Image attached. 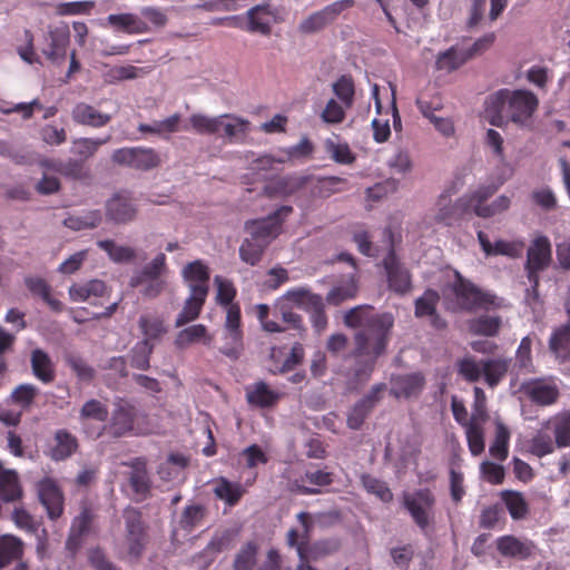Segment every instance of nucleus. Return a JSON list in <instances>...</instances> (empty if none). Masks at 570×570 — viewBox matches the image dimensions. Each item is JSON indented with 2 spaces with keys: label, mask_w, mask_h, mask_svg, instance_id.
Wrapping results in <instances>:
<instances>
[{
  "label": "nucleus",
  "mask_w": 570,
  "mask_h": 570,
  "mask_svg": "<svg viewBox=\"0 0 570 570\" xmlns=\"http://www.w3.org/2000/svg\"><path fill=\"white\" fill-rule=\"evenodd\" d=\"M344 322L348 327L358 328L354 337L355 356L363 360V364L356 366L355 376L366 381L376 358L386 348L394 317L391 313H375L371 306H357L345 314Z\"/></svg>",
  "instance_id": "1"
},
{
  "label": "nucleus",
  "mask_w": 570,
  "mask_h": 570,
  "mask_svg": "<svg viewBox=\"0 0 570 570\" xmlns=\"http://www.w3.org/2000/svg\"><path fill=\"white\" fill-rule=\"evenodd\" d=\"M539 99L525 89H501L484 102V119L492 126L502 127L508 120L528 126L538 109Z\"/></svg>",
  "instance_id": "2"
},
{
  "label": "nucleus",
  "mask_w": 570,
  "mask_h": 570,
  "mask_svg": "<svg viewBox=\"0 0 570 570\" xmlns=\"http://www.w3.org/2000/svg\"><path fill=\"white\" fill-rule=\"evenodd\" d=\"M446 299L453 311L490 309L500 306V299L455 273V281L449 286Z\"/></svg>",
  "instance_id": "3"
},
{
  "label": "nucleus",
  "mask_w": 570,
  "mask_h": 570,
  "mask_svg": "<svg viewBox=\"0 0 570 570\" xmlns=\"http://www.w3.org/2000/svg\"><path fill=\"white\" fill-rule=\"evenodd\" d=\"M552 262V245L548 236L535 235L527 249V261L524 269L530 283V288L525 292V302L533 309L539 304V295L537 287L539 285V275L548 269Z\"/></svg>",
  "instance_id": "4"
},
{
  "label": "nucleus",
  "mask_w": 570,
  "mask_h": 570,
  "mask_svg": "<svg viewBox=\"0 0 570 570\" xmlns=\"http://www.w3.org/2000/svg\"><path fill=\"white\" fill-rule=\"evenodd\" d=\"M292 213V206L283 205L265 218L246 222L245 230L254 240L268 246L282 233V225Z\"/></svg>",
  "instance_id": "5"
},
{
  "label": "nucleus",
  "mask_w": 570,
  "mask_h": 570,
  "mask_svg": "<svg viewBox=\"0 0 570 570\" xmlns=\"http://www.w3.org/2000/svg\"><path fill=\"white\" fill-rule=\"evenodd\" d=\"M111 160L120 166L140 171H148L161 163L159 154L150 147H124L116 149Z\"/></svg>",
  "instance_id": "6"
},
{
  "label": "nucleus",
  "mask_w": 570,
  "mask_h": 570,
  "mask_svg": "<svg viewBox=\"0 0 570 570\" xmlns=\"http://www.w3.org/2000/svg\"><path fill=\"white\" fill-rule=\"evenodd\" d=\"M403 505L421 528L425 529L433 520L435 497L429 489H420L413 492L403 493Z\"/></svg>",
  "instance_id": "7"
},
{
  "label": "nucleus",
  "mask_w": 570,
  "mask_h": 570,
  "mask_svg": "<svg viewBox=\"0 0 570 570\" xmlns=\"http://www.w3.org/2000/svg\"><path fill=\"white\" fill-rule=\"evenodd\" d=\"M223 340L224 345L220 352L230 360H237L244 348L239 306H232L227 311L223 328Z\"/></svg>",
  "instance_id": "8"
},
{
  "label": "nucleus",
  "mask_w": 570,
  "mask_h": 570,
  "mask_svg": "<svg viewBox=\"0 0 570 570\" xmlns=\"http://www.w3.org/2000/svg\"><path fill=\"white\" fill-rule=\"evenodd\" d=\"M70 32L67 24L50 27L45 36L42 53L53 63H61L66 58Z\"/></svg>",
  "instance_id": "9"
},
{
  "label": "nucleus",
  "mask_w": 570,
  "mask_h": 570,
  "mask_svg": "<svg viewBox=\"0 0 570 570\" xmlns=\"http://www.w3.org/2000/svg\"><path fill=\"white\" fill-rule=\"evenodd\" d=\"M124 518L127 531L128 553L132 558H138L145 547L146 534L141 522L140 512L132 508L124 511Z\"/></svg>",
  "instance_id": "10"
},
{
  "label": "nucleus",
  "mask_w": 570,
  "mask_h": 570,
  "mask_svg": "<svg viewBox=\"0 0 570 570\" xmlns=\"http://www.w3.org/2000/svg\"><path fill=\"white\" fill-rule=\"evenodd\" d=\"M138 412L129 402L119 400L115 403L110 421L106 429L114 436H122L135 430Z\"/></svg>",
  "instance_id": "11"
},
{
  "label": "nucleus",
  "mask_w": 570,
  "mask_h": 570,
  "mask_svg": "<svg viewBox=\"0 0 570 570\" xmlns=\"http://www.w3.org/2000/svg\"><path fill=\"white\" fill-rule=\"evenodd\" d=\"M389 287L399 294H404L411 288V275L409 271L399 262L393 249L383 259Z\"/></svg>",
  "instance_id": "12"
},
{
  "label": "nucleus",
  "mask_w": 570,
  "mask_h": 570,
  "mask_svg": "<svg viewBox=\"0 0 570 570\" xmlns=\"http://www.w3.org/2000/svg\"><path fill=\"white\" fill-rule=\"evenodd\" d=\"M478 240L487 256L502 255L509 258H518L524 249V242L522 239H497L492 243L482 230L478 232Z\"/></svg>",
  "instance_id": "13"
},
{
  "label": "nucleus",
  "mask_w": 570,
  "mask_h": 570,
  "mask_svg": "<svg viewBox=\"0 0 570 570\" xmlns=\"http://www.w3.org/2000/svg\"><path fill=\"white\" fill-rule=\"evenodd\" d=\"M38 497L51 520L58 519L63 512V497L57 483L45 478L38 483Z\"/></svg>",
  "instance_id": "14"
},
{
  "label": "nucleus",
  "mask_w": 570,
  "mask_h": 570,
  "mask_svg": "<svg viewBox=\"0 0 570 570\" xmlns=\"http://www.w3.org/2000/svg\"><path fill=\"white\" fill-rule=\"evenodd\" d=\"M521 389L532 401L541 405H550L559 396L558 385L552 380H530L522 383Z\"/></svg>",
  "instance_id": "15"
},
{
  "label": "nucleus",
  "mask_w": 570,
  "mask_h": 570,
  "mask_svg": "<svg viewBox=\"0 0 570 570\" xmlns=\"http://www.w3.org/2000/svg\"><path fill=\"white\" fill-rule=\"evenodd\" d=\"M424 376L421 373L394 375L391 379L390 393L396 399L417 396L424 387Z\"/></svg>",
  "instance_id": "16"
},
{
  "label": "nucleus",
  "mask_w": 570,
  "mask_h": 570,
  "mask_svg": "<svg viewBox=\"0 0 570 570\" xmlns=\"http://www.w3.org/2000/svg\"><path fill=\"white\" fill-rule=\"evenodd\" d=\"M181 120V115L176 112L150 124H140L138 126V131L144 135H151L168 140L174 134H177L183 129H187L186 127H183Z\"/></svg>",
  "instance_id": "17"
},
{
  "label": "nucleus",
  "mask_w": 570,
  "mask_h": 570,
  "mask_svg": "<svg viewBox=\"0 0 570 570\" xmlns=\"http://www.w3.org/2000/svg\"><path fill=\"white\" fill-rule=\"evenodd\" d=\"M498 551L508 558H514L519 560L528 559L534 549L531 541L527 539H519L514 535H502L495 541Z\"/></svg>",
  "instance_id": "18"
},
{
  "label": "nucleus",
  "mask_w": 570,
  "mask_h": 570,
  "mask_svg": "<svg viewBox=\"0 0 570 570\" xmlns=\"http://www.w3.org/2000/svg\"><path fill=\"white\" fill-rule=\"evenodd\" d=\"M207 295L208 292L205 288H196L189 291V295L184 303L183 309L177 315L175 325L180 327L198 318L206 302Z\"/></svg>",
  "instance_id": "19"
},
{
  "label": "nucleus",
  "mask_w": 570,
  "mask_h": 570,
  "mask_svg": "<svg viewBox=\"0 0 570 570\" xmlns=\"http://www.w3.org/2000/svg\"><path fill=\"white\" fill-rule=\"evenodd\" d=\"M223 130V137L230 142H238L243 140L249 131V121L245 118L224 114L219 115L218 132Z\"/></svg>",
  "instance_id": "20"
},
{
  "label": "nucleus",
  "mask_w": 570,
  "mask_h": 570,
  "mask_svg": "<svg viewBox=\"0 0 570 570\" xmlns=\"http://www.w3.org/2000/svg\"><path fill=\"white\" fill-rule=\"evenodd\" d=\"M107 216L116 223H126L135 218L137 208L127 195H115L107 202Z\"/></svg>",
  "instance_id": "21"
},
{
  "label": "nucleus",
  "mask_w": 570,
  "mask_h": 570,
  "mask_svg": "<svg viewBox=\"0 0 570 570\" xmlns=\"http://www.w3.org/2000/svg\"><path fill=\"white\" fill-rule=\"evenodd\" d=\"M109 288L101 279H90L75 283L69 287V297L72 302L81 303L107 295Z\"/></svg>",
  "instance_id": "22"
},
{
  "label": "nucleus",
  "mask_w": 570,
  "mask_h": 570,
  "mask_svg": "<svg viewBox=\"0 0 570 570\" xmlns=\"http://www.w3.org/2000/svg\"><path fill=\"white\" fill-rule=\"evenodd\" d=\"M181 276L189 291L205 288L209 292V267L200 259L188 263L181 271Z\"/></svg>",
  "instance_id": "23"
},
{
  "label": "nucleus",
  "mask_w": 570,
  "mask_h": 570,
  "mask_svg": "<svg viewBox=\"0 0 570 570\" xmlns=\"http://www.w3.org/2000/svg\"><path fill=\"white\" fill-rule=\"evenodd\" d=\"M246 16V30L262 35H268L271 32V26L275 20V14L268 6H255L247 11Z\"/></svg>",
  "instance_id": "24"
},
{
  "label": "nucleus",
  "mask_w": 570,
  "mask_h": 570,
  "mask_svg": "<svg viewBox=\"0 0 570 570\" xmlns=\"http://www.w3.org/2000/svg\"><path fill=\"white\" fill-rule=\"evenodd\" d=\"M71 116L73 121L94 128L104 127L111 120L110 115L102 114L86 102L77 104L72 109Z\"/></svg>",
  "instance_id": "25"
},
{
  "label": "nucleus",
  "mask_w": 570,
  "mask_h": 570,
  "mask_svg": "<svg viewBox=\"0 0 570 570\" xmlns=\"http://www.w3.org/2000/svg\"><path fill=\"white\" fill-rule=\"evenodd\" d=\"M213 336L203 324H194L179 331L175 337V345L179 350L187 348L193 344L210 345Z\"/></svg>",
  "instance_id": "26"
},
{
  "label": "nucleus",
  "mask_w": 570,
  "mask_h": 570,
  "mask_svg": "<svg viewBox=\"0 0 570 570\" xmlns=\"http://www.w3.org/2000/svg\"><path fill=\"white\" fill-rule=\"evenodd\" d=\"M138 325L144 335L141 342H148L150 344L159 340L168 331L164 316L157 313H144L139 317Z\"/></svg>",
  "instance_id": "27"
},
{
  "label": "nucleus",
  "mask_w": 570,
  "mask_h": 570,
  "mask_svg": "<svg viewBox=\"0 0 570 570\" xmlns=\"http://www.w3.org/2000/svg\"><path fill=\"white\" fill-rule=\"evenodd\" d=\"M282 394L272 390L265 382L259 381L246 387L247 402L258 407H271L281 399Z\"/></svg>",
  "instance_id": "28"
},
{
  "label": "nucleus",
  "mask_w": 570,
  "mask_h": 570,
  "mask_svg": "<svg viewBox=\"0 0 570 570\" xmlns=\"http://www.w3.org/2000/svg\"><path fill=\"white\" fill-rule=\"evenodd\" d=\"M107 23L114 27L115 30L129 35H139L148 31L147 23L137 14L130 12L109 14Z\"/></svg>",
  "instance_id": "29"
},
{
  "label": "nucleus",
  "mask_w": 570,
  "mask_h": 570,
  "mask_svg": "<svg viewBox=\"0 0 570 570\" xmlns=\"http://www.w3.org/2000/svg\"><path fill=\"white\" fill-rule=\"evenodd\" d=\"M306 181V176H287L271 183L264 188V191L269 197H286L303 188Z\"/></svg>",
  "instance_id": "30"
},
{
  "label": "nucleus",
  "mask_w": 570,
  "mask_h": 570,
  "mask_svg": "<svg viewBox=\"0 0 570 570\" xmlns=\"http://www.w3.org/2000/svg\"><path fill=\"white\" fill-rule=\"evenodd\" d=\"M440 296L438 292L428 289L424 294L415 301V316L431 318L433 326L441 328L445 323L435 314V308L439 303Z\"/></svg>",
  "instance_id": "31"
},
{
  "label": "nucleus",
  "mask_w": 570,
  "mask_h": 570,
  "mask_svg": "<svg viewBox=\"0 0 570 570\" xmlns=\"http://www.w3.org/2000/svg\"><path fill=\"white\" fill-rule=\"evenodd\" d=\"M546 429L553 431L558 448L570 446V412H561L544 423Z\"/></svg>",
  "instance_id": "32"
},
{
  "label": "nucleus",
  "mask_w": 570,
  "mask_h": 570,
  "mask_svg": "<svg viewBox=\"0 0 570 570\" xmlns=\"http://www.w3.org/2000/svg\"><path fill=\"white\" fill-rule=\"evenodd\" d=\"M167 271L166 256L163 253L157 254L150 263L144 266L141 272L130 278L131 287L142 286L146 278H161Z\"/></svg>",
  "instance_id": "33"
},
{
  "label": "nucleus",
  "mask_w": 570,
  "mask_h": 570,
  "mask_svg": "<svg viewBox=\"0 0 570 570\" xmlns=\"http://www.w3.org/2000/svg\"><path fill=\"white\" fill-rule=\"evenodd\" d=\"M549 345L558 360L566 361L570 358V322L553 332Z\"/></svg>",
  "instance_id": "34"
},
{
  "label": "nucleus",
  "mask_w": 570,
  "mask_h": 570,
  "mask_svg": "<svg viewBox=\"0 0 570 570\" xmlns=\"http://www.w3.org/2000/svg\"><path fill=\"white\" fill-rule=\"evenodd\" d=\"M320 295L313 294L305 288H295L287 291L279 299L285 303H289L294 308H301L308 311L313 306L320 305Z\"/></svg>",
  "instance_id": "35"
},
{
  "label": "nucleus",
  "mask_w": 570,
  "mask_h": 570,
  "mask_svg": "<svg viewBox=\"0 0 570 570\" xmlns=\"http://www.w3.org/2000/svg\"><path fill=\"white\" fill-rule=\"evenodd\" d=\"M22 489L18 474L13 470H4L0 473V499L4 502H13L20 499Z\"/></svg>",
  "instance_id": "36"
},
{
  "label": "nucleus",
  "mask_w": 570,
  "mask_h": 570,
  "mask_svg": "<svg viewBox=\"0 0 570 570\" xmlns=\"http://www.w3.org/2000/svg\"><path fill=\"white\" fill-rule=\"evenodd\" d=\"M509 429L500 420H495V436L489 448L490 455L498 461H504L509 453Z\"/></svg>",
  "instance_id": "37"
},
{
  "label": "nucleus",
  "mask_w": 570,
  "mask_h": 570,
  "mask_svg": "<svg viewBox=\"0 0 570 570\" xmlns=\"http://www.w3.org/2000/svg\"><path fill=\"white\" fill-rule=\"evenodd\" d=\"M338 548L336 541H320L313 546L298 544V558L299 561H316L324 556L334 552Z\"/></svg>",
  "instance_id": "38"
},
{
  "label": "nucleus",
  "mask_w": 570,
  "mask_h": 570,
  "mask_svg": "<svg viewBox=\"0 0 570 570\" xmlns=\"http://www.w3.org/2000/svg\"><path fill=\"white\" fill-rule=\"evenodd\" d=\"M55 440L56 445L50 451V456L55 461L69 458L77 449L76 438L65 430L57 431Z\"/></svg>",
  "instance_id": "39"
},
{
  "label": "nucleus",
  "mask_w": 570,
  "mask_h": 570,
  "mask_svg": "<svg viewBox=\"0 0 570 570\" xmlns=\"http://www.w3.org/2000/svg\"><path fill=\"white\" fill-rule=\"evenodd\" d=\"M110 138V135L101 138H77L72 141L71 153L81 160H87L97 153L100 146L109 142Z\"/></svg>",
  "instance_id": "40"
},
{
  "label": "nucleus",
  "mask_w": 570,
  "mask_h": 570,
  "mask_svg": "<svg viewBox=\"0 0 570 570\" xmlns=\"http://www.w3.org/2000/svg\"><path fill=\"white\" fill-rule=\"evenodd\" d=\"M23 543L14 535L6 534L0 538V568L22 556Z\"/></svg>",
  "instance_id": "41"
},
{
  "label": "nucleus",
  "mask_w": 570,
  "mask_h": 570,
  "mask_svg": "<svg viewBox=\"0 0 570 570\" xmlns=\"http://www.w3.org/2000/svg\"><path fill=\"white\" fill-rule=\"evenodd\" d=\"M214 493L228 505H234L244 494V489L239 483L230 482L225 478H220L215 482Z\"/></svg>",
  "instance_id": "42"
},
{
  "label": "nucleus",
  "mask_w": 570,
  "mask_h": 570,
  "mask_svg": "<svg viewBox=\"0 0 570 570\" xmlns=\"http://www.w3.org/2000/svg\"><path fill=\"white\" fill-rule=\"evenodd\" d=\"M509 368V361L504 358L483 360V377L491 387L504 377Z\"/></svg>",
  "instance_id": "43"
},
{
  "label": "nucleus",
  "mask_w": 570,
  "mask_h": 570,
  "mask_svg": "<svg viewBox=\"0 0 570 570\" xmlns=\"http://www.w3.org/2000/svg\"><path fill=\"white\" fill-rule=\"evenodd\" d=\"M33 374L45 383L53 380V368L50 357L42 350L37 348L31 354Z\"/></svg>",
  "instance_id": "44"
},
{
  "label": "nucleus",
  "mask_w": 570,
  "mask_h": 570,
  "mask_svg": "<svg viewBox=\"0 0 570 570\" xmlns=\"http://www.w3.org/2000/svg\"><path fill=\"white\" fill-rule=\"evenodd\" d=\"M99 210H89L77 215H71L63 220L66 227L72 230L95 228L101 223Z\"/></svg>",
  "instance_id": "45"
},
{
  "label": "nucleus",
  "mask_w": 570,
  "mask_h": 570,
  "mask_svg": "<svg viewBox=\"0 0 570 570\" xmlns=\"http://www.w3.org/2000/svg\"><path fill=\"white\" fill-rule=\"evenodd\" d=\"M485 421H470L465 426L469 450L472 455H480L485 448L483 423Z\"/></svg>",
  "instance_id": "46"
},
{
  "label": "nucleus",
  "mask_w": 570,
  "mask_h": 570,
  "mask_svg": "<svg viewBox=\"0 0 570 570\" xmlns=\"http://www.w3.org/2000/svg\"><path fill=\"white\" fill-rule=\"evenodd\" d=\"M357 285L354 275H350L342 284L334 286L327 294V302L338 305L346 299H351L356 295Z\"/></svg>",
  "instance_id": "47"
},
{
  "label": "nucleus",
  "mask_w": 570,
  "mask_h": 570,
  "mask_svg": "<svg viewBox=\"0 0 570 570\" xmlns=\"http://www.w3.org/2000/svg\"><path fill=\"white\" fill-rule=\"evenodd\" d=\"M218 119L219 116H208L205 114H193L189 117L190 129L199 135H215L218 134Z\"/></svg>",
  "instance_id": "48"
},
{
  "label": "nucleus",
  "mask_w": 570,
  "mask_h": 570,
  "mask_svg": "<svg viewBox=\"0 0 570 570\" xmlns=\"http://www.w3.org/2000/svg\"><path fill=\"white\" fill-rule=\"evenodd\" d=\"M97 245L105 250L115 263H128L136 256L134 248L118 245L114 240H99Z\"/></svg>",
  "instance_id": "49"
},
{
  "label": "nucleus",
  "mask_w": 570,
  "mask_h": 570,
  "mask_svg": "<svg viewBox=\"0 0 570 570\" xmlns=\"http://www.w3.org/2000/svg\"><path fill=\"white\" fill-rule=\"evenodd\" d=\"M186 459L183 455L173 454L159 466L158 473L163 480L179 481L183 478V469L186 466Z\"/></svg>",
  "instance_id": "50"
},
{
  "label": "nucleus",
  "mask_w": 570,
  "mask_h": 570,
  "mask_svg": "<svg viewBox=\"0 0 570 570\" xmlns=\"http://www.w3.org/2000/svg\"><path fill=\"white\" fill-rule=\"evenodd\" d=\"M325 150L331 158L340 164L348 165L354 161L355 157L352 154L350 146L342 142L338 138H328L325 140Z\"/></svg>",
  "instance_id": "51"
},
{
  "label": "nucleus",
  "mask_w": 570,
  "mask_h": 570,
  "mask_svg": "<svg viewBox=\"0 0 570 570\" xmlns=\"http://www.w3.org/2000/svg\"><path fill=\"white\" fill-rule=\"evenodd\" d=\"M502 500L514 520L523 519L528 513V504L520 492L504 491L502 492Z\"/></svg>",
  "instance_id": "52"
},
{
  "label": "nucleus",
  "mask_w": 570,
  "mask_h": 570,
  "mask_svg": "<svg viewBox=\"0 0 570 570\" xmlns=\"http://www.w3.org/2000/svg\"><path fill=\"white\" fill-rule=\"evenodd\" d=\"M214 283L217 287L216 293V302L217 304L224 306L226 308V312L232 306H238L237 304H234L233 301L236 296V288L234 287L233 283L219 275L215 276Z\"/></svg>",
  "instance_id": "53"
},
{
  "label": "nucleus",
  "mask_w": 570,
  "mask_h": 570,
  "mask_svg": "<svg viewBox=\"0 0 570 570\" xmlns=\"http://www.w3.org/2000/svg\"><path fill=\"white\" fill-rule=\"evenodd\" d=\"M511 197L508 195H500L491 204H475L474 214L482 218H489L499 215L510 208Z\"/></svg>",
  "instance_id": "54"
},
{
  "label": "nucleus",
  "mask_w": 570,
  "mask_h": 570,
  "mask_svg": "<svg viewBox=\"0 0 570 570\" xmlns=\"http://www.w3.org/2000/svg\"><path fill=\"white\" fill-rule=\"evenodd\" d=\"M267 246L264 243L254 240L250 236L245 238L239 247V256L243 262L252 266L256 265Z\"/></svg>",
  "instance_id": "55"
},
{
  "label": "nucleus",
  "mask_w": 570,
  "mask_h": 570,
  "mask_svg": "<svg viewBox=\"0 0 570 570\" xmlns=\"http://www.w3.org/2000/svg\"><path fill=\"white\" fill-rule=\"evenodd\" d=\"M146 71L142 68H138L131 65L126 66H115L109 68L104 78L108 82H118L122 80H131L136 79L140 76H144Z\"/></svg>",
  "instance_id": "56"
},
{
  "label": "nucleus",
  "mask_w": 570,
  "mask_h": 570,
  "mask_svg": "<svg viewBox=\"0 0 570 570\" xmlns=\"http://www.w3.org/2000/svg\"><path fill=\"white\" fill-rule=\"evenodd\" d=\"M297 520L302 525V530L291 529L287 533V543L291 547H295L296 551L298 552L299 543H303L304 546H307L308 543V532L311 530L312 523L307 512H299L297 514Z\"/></svg>",
  "instance_id": "57"
},
{
  "label": "nucleus",
  "mask_w": 570,
  "mask_h": 570,
  "mask_svg": "<svg viewBox=\"0 0 570 570\" xmlns=\"http://www.w3.org/2000/svg\"><path fill=\"white\" fill-rule=\"evenodd\" d=\"M501 321L497 316H481L469 322V330L473 334L493 336L498 333Z\"/></svg>",
  "instance_id": "58"
},
{
  "label": "nucleus",
  "mask_w": 570,
  "mask_h": 570,
  "mask_svg": "<svg viewBox=\"0 0 570 570\" xmlns=\"http://www.w3.org/2000/svg\"><path fill=\"white\" fill-rule=\"evenodd\" d=\"M456 208L449 196L442 195L436 203V212L432 219L435 224L449 226L455 218Z\"/></svg>",
  "instance_id": "59"
},
{
  "label": "nucleus",
  "mask_w": 570,
  "mask_h": 570,
  "mask_svg": "<svg viewBox=\"0 0 570 570\" xmlns=\"http://www.w3.org/2000/svg\"><path fill=\"white\" fill-rule=\"evenodd\" d=\"M458 371L466 381L476 382L483 377V360L465 356L458 362Z\"/></svg>",
  "instance_id": "60"
},
{
  "label": "nucleus",
  "mask_w": 570,
  "mask_h": 570,
  "mask_svg": "<svg viewBox=\"0 0 570 570\" xmlns=\"http://www.w3.org/2000/svg\"><path fill=\"white\" fill-rule=\"evenodd\" d=\"M346 109L347 108L342 102H338L335 99H330L320 117L322 121L327 125H338L344 121Z\"/></svg>",
  "instance_id": "61"
},
{
  "label": "nucleus",
  "mask_w": 570,
  "mask_h": 570,
  "mask_svg": "<svg viewBox=\"0 0 570 570\" xmlns=\"http://www.w3.org/2000/svg\"><path fill=\"white\" fill-rule=\"evenodd\" d=\"M533 338L531 336H525L521 340L520 345L517 350L515 354V366L525 373H531L533 371L532 357H531V347H532Z\"/></svg>",
  "instance_id": "62"
},
{
  "label": "nucleus",
  "mask_w": 570,
  "mask_h": 570,
  "mask_svg": "<svg viewBox=\"0 0 570 570\" xmlns=\"http://www.w3.org/2000/svg\"><path fill=\"white\" fill-rule=\"evenodd\" d=\"M333 91L341 102L351 108L354 101V83L351 77L342 76L333 83Z\"/></svg>",
  "instance_id": "63"
},
{
  "label": "nucleus",
  "mask_w": 570,
  "mask_h": 570,
  "mask_svg": "<svg viewBox=\"0 0 570 570\" xmlns=\"http://www.w3.org/2000/svg\"><path fill=\"white\" fill-rule=\"evenodd\" d=\"M274 315L276 318H281L288 327L299 328L302 325V318L294 312V307L289 303H285L282 299H277L274 305Z\"/></svg>",
  "instance_id": "64"
}]
</instances>
